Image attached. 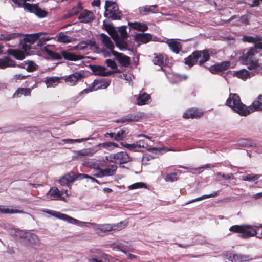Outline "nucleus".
I'll list each match as a JSON object with an SVG mask.
<instances>
[{"label":"nucleus","mask_w":262,"mask_h":262,"mask_svg":"<svg viewBox=\"0 0 262 262\" xmlns=\"http://www.w3.org/2000/svg\"><path fill=\"white\" fill-rule=\"evenodd\" d=\"M231 232L239 233V236L243 238H247L258 235L257 237L262 238V224L253 227L249 225H234L229 228Z\"/></svg>","instance_id":"nucleus-1"},{"label":"nucleus","mask_w":262,"mask_h":262,"mask_svg":"<svg viewBox=\"0 0 262 262\" xmlns=\"http://www.w3.org/2000/svg\"><path fill=\"white\" fill-rule=\"evenodd\" d=\"M210 59V52L208 49L203 50H195L189 56L184 59V63L189 68L198 64L202 66Z\"/></svg>","instance_id":"nucleus-2"},{"label":"nucleus","mask_w":262,"mask_h":262,"mask_svg":"<svg viewBox=\"0 0 262 262\" xmlns=\"http://www.w3.org/2000/svg\"><path fill=\"white\" fill-rule=\"evenodd\" d=\"M226 104L241 116H246L249 114L248 106L242 102L240 96L236 93L229 94Z\"/></svg>","instance_id":"nucleus-3"},{"label":"nucleus","mask_w":262,"mask_h":262,"mask_svg":"<svg viewBox=\"0 0 262 262\" xmlns=\"http://www.w3.org/2000/svg\"><path fill=\"white\" fill-rule=\"evenodd\" d=\"M43 52L46 53L52 60H61L63 58L68 61H76L84 58L81 55H77L74 53L70 52L68 50H61L60 53H57L48 48L47 46L44 47Z\"/></svg>","instance_id":"nucleus-4"},{"label":"nucleus","mask_w":262,"mask_h":262,"mask_svg":"<svg viewBox=\"0 0 262 262\" xmlns=\"http://www.w3.org/2000/svg\"><path fill=\"white\" fill-rule=\"evenodd\" d=\"M258 54V51L251 47L241 57L243 63L248 66L249 70H256L260 67Z\"/></svg>","instance_id":"nucleus-5"},{"label":"nucleus","mask_w":262,"mask_h":262,"mask_svg":"<svg viewBox=\"0 0 262 262\" xmlns=\"http://www.w3.org/2000/svg\"><path fill=\"white\" fill-rule=\"evenodd\" d=\"M104 16L112 20H121L122 13L116 2L110 0L105 1Z\"/></svg>","instance_id":"nucleus-6"},{"label":"nucleus","mask_w":262,"mask_h":262,"mask_svg":"<svg viewBox=\"0 0 262 262\" xmlns=\"http://www.w3.org/2000/svg\"><path fill=\"white\" fill-rule=\"evenodd\" d=\"M106 159L111 162L123 164L131 161V158L126 151H120L106 156Z\"/></svg>","instance_id":"nucleus-7"},{"label":"nucleus","mask_w":262,"mask_h":262,"mask_svg":"<svg viewBox=\"0 0 262 262\" xmlns=\"http://www.w3.org/2000/svg\"><path fill=\"white\" fill-rule=\"evenodd\" d=\"M118 145L117 143L113 142H106L96 145L92 148L86 149L85 151L82 153L83 155H92L96 153L97 151L100 149V147L107 149L109 150H112L115 147H118Z\"/></svg>","instance_id":"nucleus-8"},{"label":"nucleus","mask_w":262,"mask_h":262,"mask_svg":"<svg viewBox=\"0 0 262 262\" xmlns=\"http://www.w3.org/2000/svg\"><path fill=\"white\" fill-rule=\"evenodd\" d=\"M89 68L94 75L101 76H108L114 73H120L121 72L120 70L106 71V68L105 67L98 65L90 64L89 65Z\"/></svg>","instance_id":"nucleus-9"},{"label":"nucleus","mask_w":262,"mask_h":262,"mask_svg":"<svg viewBox=\"0 0 262 262\" xmlns=\"http://www.w3.org/2000/svg\"><path fill=\"white\" fill-rule=\"evenodd\" d=\"M142 117V113H136L134 114H129L123 116L120 119L115 121L116 123H130L132 122H138L140 120Z\"/></svg>","instance_id":"nucleus-10"},{"label":"nucleus","mask_w":262,"mask_h":262,"mask_svg":"<svg viewBox=\"0 0 262 262\" xmlns=\"http://www.w3.org/2000/svg\"><path fill=\"white\" fill-rule=\"evenodd\" d=\"M204 114L201 110L195 107L187 110L183 114V117L186 119H199Z\"/></svg>","instance_id":"nucleus-11"},{"label":"nucleus","mask_w":262,"mask_h":262,"mask_svg":"<svg viewBox=\"0 0 262 262\" xmlns=\"http://www.w3.org/2000/svg\"><path fill=\"white\" fill-rule=\"evenodd\" d=\"M230 65L231 62L230 61H225L211 66L209 68V70L212 74H217L228 69Z\"/></svg>","instance_id":"nucleus-12"},{"label":"nucleus","mask_w":262,"mask_h":262,"mask_svg":"<svg viewBox=\"0 0 262 262\" xmlns=\"http://www.w3.org/2000/svg\"><path fill=\"white\" fill-rule=\"evenodd\" d=\"M118 62L123 67H128L130 64V58L129 56L116 51H113L112 54Z\"/></svg>","instance_id":"nucleus-13"},{"label":"nucleus","mask_w":262,"mask_h":262,"mask_svg":"<svg viewBox=\"0 0 262 262\" xmlns=\"http://www.w3.org/2000/svg\"><path fill=\"white\" fill-rule=\"evenodd\" d=\"M154 64L161 67V69L164 71V67H166L168 64V59L165 54H159L155 56L153 59Z\"/></svg>","instance_id":"nucleus-14"},{"label":"nucleus","mask_w":262,"mask_h":262,"mask_svg":"<svg viewBox=\"0 0 262 262\" xmlns=\"http://www.w3.org/2000/svg\"><path fill=\"white\" fill-rule=\"evenodd\" d=\"M95 18L94 13L90 10H84L80 13L78 19L80 23H89L92 22Z\"/></svg>","instance_id":"nucleus-15"},{"label":"nucleus","mask_w":262,"mask_h":262,"mask_svg":"<svg viewBox=\"0 0 262 262\" xmlns=\"http://www.w3.org/2000/svg\"><path fill=\"white\" fill-rule=\"evenodd\" d=\"M228 259L231 262H249L253 258L249 255L234 253L230 255Z\"/></svg>","instance_id":"nucleus-16"},{"label":"nucleus","mask_w":262,"mask_h":262,"mask_svg":"<svg viewBox=\"0 0 262 262\" xmlns=\"http://www.w3.org/2000/svg\"><path fill=\"white\" fill-rule=\"evenodd\" d=\"M84 77V76L80 73L76 72L66 77L64 81L71 86L75 85L79 80Z\"/></svg>","instance_id":"nucleus-17"},{"label":"nucleus","mask_w":262,"mask_h":262,"mask_svg":"<svg viewBox=\"0 0 262 262\" xmlns=\"http://www.w3.org/2000/svg\"><path fill=\"white\" fill-rule=\"evenodd\" d=\"M247 109L249 114L255 111H262V95H259Z\"/></svg>","instance_id":"nucleus-18"},{"label":"nucleus","mask_w":262,"mask_h":262,"mask_svg":"<svg viewBox=\"0 0 262 262\" xmlns=\"http://www.w3.org/2000/svg\"><path fill=\"white\" fill-rule=\"evenodd\" d=\"M127 38L120 37L118 34L114 36L113 40L115 43V45L120 50L123 51L128 49V43L125 41Z\"/></svg>","instance_id":"nucleus-19"},{"label":"nucleus","mask_w":262,"mask_h":262,"mask_svg":"<svg viewBox=\"0 0 262 262\" xmlns=\"http://www.w3.org/2000/svg\"><path fill=\"white\" fill-rule=\"evenodd\" d=\"M21 243L26 246L31 245L36 242L37 236L30 233H25L21 237Z\"/></svg>","instance_id":"nucleus-20"},{"label":"nucleus","mask_w":262,"mask_h":262,"mask_svg":"<svg viewBox=\"0 0 262 262\" xmlns=\"http://www.w3.org/2000/svg\"><path fill=\"white\" fill-rule=\"evenodd\" d=\"M22 35V34L19 33H1L0 34V41H8L15 40L20 38Z\"/></svg>","instance_id":"nucleus-21"},{"label":"nucleus","mask_w":262,"mask_h":262,"mask_svg":"<svg viewBox=\"0 0 262 262\" xmlns=\"http://www.w3.org/2000/svg\"><path fill=\"white\" fill-rule=\"evenodd\" d=\"M17 66L16 62L8 56L0 58V69H4L8 67H15Z\"/></svg>","instance_id":"nucleus-22"},{"label":"nucleus","mask_w":262,"mask_h":262,"mask_svg":"<svg viewBox=\"0 0 262 262\" xmlns=\"http://www.w3.org/2000/svg\"><path fill=\"white\" fill-rule=\"evenodd\" d=\"M100 39L101 40L103 45L108 50L111 51L112 54L114 48V45L113 42L111 41L110 38L104 33H101L100 34Z\"/></svg>","instance_id":"nucleus-23"},{"label":"nucleus","mask_w":262,"mask_h":262,"mask_svg":"<svg viewBox=\"0 0 262 262\" xmlns=\"http://www.w3.org/2000/svg\"><path fill=\"white\" fill-rule=\"evenodd\" d=\"M33 88V87L31 88H18L13 94V98H19L22 95L30 96Z\"/></svg>","instance_id":"nucleus-24"},{"label":"nucleus","mask_w":262,"mask_h":262,"mask_svg":"<svg viewBox=\"0 0 262 262\" xmlns=\"http://www.w3.org/2000/svg\"><path fill=\"white\" fill-rule=\"evenodd\" d=\"M166 43L168 45L169 48L176 54H178L181 49V43L177 41L174 39H168Z\"/></svg>","instance_id":"nucleus-25"},{"label":"nucleus","mask_w":262,"mask_h":262,"mask_svg":"<svg viewBox=\"0 0 262 262\" xmlns=\"http://www.w3.org/2000/svg\"><path fill=\"white\" fill-rule=\"evenodd\" d=\"M135 39L137 41L145 44L152 40V35L149 33H138L135 36Z\"/></svg>","instance_id":"nucleus-26"},{"label":"nucleus","mask_w":262,"mask_h":262,"mask_svg":"<svg viewBox=\"0 0 262 262\" xmlns=\"http://www.w3.org/2000/svg\"><path fill=\"white\" fill-rule=\"evenodd\" d=\"M110 84L109 81L95 80L92 83V89L95 91L104 89L107 88Z\"/></svg>","instance_id":"nucleus-27"},{"label":"nucleus","mask_w":262,"mask_h":262,"mask_svg":"<svg viewBox=\"0 0 262 262\" xmlns=\"http://www.w3.org/2000/svg\"><path fill=\"white\" fill-rule=\"evenodd\" d=\"M7 52L9 55L13 56L17 60H23L26 56L25 53L20 50L9 49Z\"/></svg>","instance_id":"nucleus-28"},{"label":"nucleus","mask_w":262,"mask_h":262,"mask_svg":"<svg viewBox=\"0 0 262 262\" xmlns=\"http://www.w3.org/2000/svg\"><path fill=\"white\" fill-rule=\"evenodd\" d=\"M136 145H137L139 149L142 148L147 151H154L158 150V148L152 147L151 143L146 142L144 140H140L137 141Z\"/></svg>","instance_id":"nucleus-29"},{"label":"nucleus","mask_w":262,"mask_h":262,"mask_svg":"<svg viewBox=\"0 0 262 262\" xmlns=\"http://www.w3.org/2000/svg\"><path fill=\"white\" fill-rule=\"evenodd\" d=\"M63 194V193L59 191L58 188L52 187L47 194L48 198L51 200H57Z\"/></svg>","instance_id":"nucleus-30"},{"label":"nucleus","mask_w":262,"mask_h":262,"mask_svg":"<svg viewBox=\"0 0 262 262\" xmlns=\"http://www.w3.org/2000/svg\"><path fill=\"white\" fill-rule=\"evenodd\" d=\"M157 7L158 6L157 5H146L139 8L140 13L143 15H147L150 13H156L157 12L156 9Z\"/></svg>","instance_id":"nucleus-31"},{"label":"nucleus","mask_w":262,"mask_h":262,"mask_svg":"<svg viewBox=\"0 0 262 262\" xmlns=\"http://www.w3.org/2000/svg\"><path fill=\"white\" fill-rule=\"evenodd\" d=\"M128 25L132 28L139 31L144 32L148 30V27L146 24L140 22H129Z\"/></svg>","instance_id":"nucleus-32"},{"label":"nucleus","mask_w":262,"mask_h":262,"mask_svg":"<svg viewBox=\"0 0 262 262\" xmlns=\"http://www.w3.org/2000/svg\"><path fill=\"white\" fill-rule=\"evenodd\" d=\"M117 169V166L116 164L108 165L104 169L102 168L104 177L112 176L115 174Z\"/></svg>","instance_id":"nucleus-33"},{"label":"nucleus","mask_w":262,"mask_h":262,"mask_svg":"<svg viewBox=\"0 0 262 262\" xmlns=\"http://www.w3.org/2000/svg\"><path fill=\"white\" fill-rule=\"evenodd\" d=\"M150 98V96L146 93L140 94L137 98V104L138 105H143L148 104Z\"/></svg>","instance_id":"nucleus-34"},{"label":"nucleus","mask_w":262,"mask_h":262,"mask_svg":"<svg viewBox=\"0 0 262 262\" xmlns=\"http://www.w3.org/2000/svg\"><path fill=\"white\" fill-rule=\"evenodd\" d=\"M238 144L239 145L245 147H251L256 146V143L252 139L249 138L241 139L239 140L238 141Z\"/></svg>","instance_id":"nucleus-35"},{"label":"nucleus","mask_w":262,"mask_h":262,"mask_svg":"<svg viewBox=\"0 0 262 262\" xmlns=\"http://www.w3.org/2000/svg\"><path fill=\"white\" fill-rule=\"evenodd\" d=\"M103 25L104 27V29L107 31L112 39L114 37V36L118 34L117 31L115 29V27L112 24H106L105 21H104Z\"/></svg>","instance_id":"nucleus-36"},{"label":"nucleus","mask_w":262,"mask_h":262,"mask_svg":"<svg viewBox=\"0 0 262 262\" xmlns=\"http://www.w3.org/2000/svg\"><path fill=\"white\" fill-rule=\"evenodd\" d=\"M73 38L67 35L65 33L60 32L57 35V41L59 42L69 43L72 42Z\"/></svg>","instance_id":"nucleus-37"},{"label":"nucleus","mask_w":262,"mask_h":262,"mask_svg":"<svg viewBox=\"0 0 262 262\" xmlns=\"http://www.w3.org/2000/svg\"><path fill=\"white\" fill-rule=\"evenodd\" d=\"M39 37V33H34L27 35L25 38L23 39L24 42H27L28 43L31 44V45L34 44V43L36 41L38 38Z\"/></svg>","instance_id":"nucleus-38"},{"label":"nucleus","mask_w":262,"mask_h":262,"mask_svg":"<svg viewBox=\"0 0 262 262\" xmlns=\"http://www.w3.org/2000/svg\"><path fill=\"white\" fill-rule=\"evenodd\" d=\"M112 224H104L99 225L98 227L96 229V232L98 234L101 232H106L112 231Z\"/></svg>","instance_id":"nucleus-39"},{"label":"nucleus","mask_w":262,"mask_h":262,"mask_svg":"<svg viewBox=\"0 0 262 262\" xmlns=\"http://www.w3.org/2000/svg\"><path fill=\"white\" fill-rule=\"evenodd\" d=\"M127 223L125 221H121L117 224H112V231L117 232L120 231L127 226Z\"/></svg>","instance_id":"nucleus-40"},{"label":"nucleus","mask_w":262,"mask_h":262,"mask_svg":"<svg viewBox=\"0 0 262 262\" xmlns=\"http://www.w3.org/2000/svg\"><path fill=\"white\" fill-rule=\"evenodd\" d=\"M19 43L21 44V49L23 50L24 53H26V55L29 54V52L31 49H36L35 46H34V48H33L31 44L28 43L27 42H24L23 40H21L20 38L19 39Z\"/></svg>","instance_id":"nucleus-41"},{"label":"nucleus","mask_w":262,"mask_h":262,"mask_svg":"<svg viewBox=\"0 0 262 262\" xmlns=\"http://www.w3.org/2000/svg\"><path fill=\"white\" fill-rule=\"evenodd\" d=\"M243 40L245 42L249 43H255L258 41L262 40V37L258 36H244Z\"/></svg>","instance_id":"nucleus-42"},{"label":"nucleus","mask_w":262,"mask_h":262,"mask_svg":"<svg viewBox=\"0 0 262 262\" xmlns=\"http://www.w3.org/2000/svg\"><path fill=\"white\" fill-rule=\"evenodd\" d=\"M37 6V5L36 4H30L27 2H23L22 3V7L24 9L31 13H34L35 9Z\"/></svg>","instance_id":"nucleus-43"},{"label":"nucleus","mask_w":262,"mask_h":262,"mask_svg":"<svg viewBox=\"0 0 262 262\" xmlns=\"http://www.w3.org/2000/svg\"><path fill=\"white\" fill-rule=\"evenodd\" d=\"M236 76L243 80H246L250 77V72L247 70L243 69L237 72Z\"/></svg>","instance_id":"nucleus-44"},{"label":"nucleus","mask_w":262,"mask_h":262,"mask_svg":"<svg viewBox=\"0 0 262 262\" xmlns=\"http://www.w3.org/2000/svg\"><path fill=\"white\" fill-rule=\"evenodd\" d=\"M59 82V78L57 77H52L47 79L46 81L48 86H52L53 84L56 85Z\"/></svg>","instance_id":"nucleus-45"},{"label":"nucleus","mask_w":262,"mask_h":262,"mask_svg":"<svg viewBox=\"0 0 262 262\" xmlns=\"http://www.w3.org/2000/svg\"><path fill=\"white\" fill-rule=\"evenodd\" d=\"M146 188H147V186L146 184L143 182H137L128 186V188L129 190Z\"/></svg>","instance_id":"nucleus-46"},{"label":"nucleus","mask_w":262,"mask_h":262,"mask_svg":"<svg viewBox=\"0 0 262 262\" xmlns=\"http://www.w3.org/2000/svg\"><path fill=\"white\" fill-rule=\"evenodd\" d=\"M28 67L26 70L29 72H32L36 71L38 68V66L33 61L28 60L27 61Z\"/></svg>","instance_id":"nucleus-47"},{"label":"nucleus","mask_w":262,"mask_h":262,"mask_svg":"<svg viewBox=\"0 0 262 262\" xmlns=\"http://www.w3.org/2000/svg\"><path fill=\"white\" fill-rule=\"evenodd\" d=\"M177 175L176 172L167 174L164 178V180L166 182H173L178 180Z\"/></svg>","instance_id":"nucleus-48"},{"label":"nucleus","mask_w":262,"mask_h":262,"mask_svg":"<svg viewBox=\"0 0 262 262\" xmlns=\"http://www.w3.org/2000/svg\"><path fill=\"white\" fill-rule=\"evenodd\" d=\"M34 13L39 17L42 18L46 17L47 15L48 12L46 11L39 8L37 6L35 9Z\"/></svg>","instance_id":"nucleus-49"},{"label":"nucleus","mask_w":262,"mask_h":262,"mask_svg":"<svg viewBox=\"0 0 262 262\" xmlns=\"http://www.w3.org/2000/svg\"><path fill=\"white\" fill-rule=\"evenodd\" d=\"M40 36L41 34L39 33V37L37 39V40L36 41L37 42L36 45L38 47H41L45 43L46 41H49L50 39V38L49 37H41Z\"/></svg>","instance_id":"nucleus-50"},{"label":"nucleus","mask_w":262,"mask_h":262,"mask_svg":"<svg viewBox=\"0 0 262 262\" xmlns=\"http://www.w3.org/2000/svg\"><path fill=\"white\" fill-rule=\"evenodd\" d=\"M127 133L124 130L120 129L117 133H116V140L120 141L123 140L126 137Z\"/></svg>","instance_id":"nucleus-51"},{"label":"nucleus","mask_w":262,"mask_h":262,"mask_svg":"<svg viewBox=\"0 0 262 262\" xmlns=\"http://www.w3.org/2000/svg\"><path fill=\"white\" fill-rule=\"evenodd\" d=\"M118 31L120 34V37L128 38V34L126 31V26L125 25L120 26L118 28Z\"/></svg>","instance_id":"nucleus-52"},{"label":"nucleus","mask_w":262,"mask_h":262,"mask_svg":"<svg viewBox=\"0 0 262 262\" xmlns=\"http://www.w3.org/2000/svg\"><path fill=\"white\" fill-rule=\"evenodd\" d=\"M82 9V7L80 3H78V4L74 7L71 11H70V15L73 16L77 15L78 14Z\"/></svg>","instance_id":"nucleus-53"},{"label":"nucleus","mask_w":262,"mask_h":262,"mask_svg":"<svg viewBox=\"0 0 262 262\" xmlns=\"http://www.w3.org/2000/svg\"><path fill=\"white\" fill-rule=\"evenodd\" d=\"M260 177L258 174H248L243 177V180L247 181H254L257 180Z\"/></svg>","instance_id":"nucleus-54"},{"label":"nucleus","mask_w":262,"mask_h":262,"mask_svg":"<svg viewBox=\"0 0 262 262\" xmlns=\"http://www.w3.org/2000/svg\"><path fill=\"white\" fill-rule=\"evenodd\" d=\"M105 63L107 65V67H110L112 69H113V70H119L117 68V66L115 61L111 59H106L105 61Z\"/></svg>","instance_id":"nucleus-55"},{"label":"nucleus","mask_w":262,"mask_h":262,"mask_svg":"<svg viewBox=\"0 0 262 262\" xmlns=\"http://www.w3.org/2000/svg\"><path fill=\"white\" fill-rule=\"evenodd\" d=\"M57 217L64 220H68L69 222L71 223H74L77 221V220L72 218L68 216V215L64 214L59 213V215L57 216Z\"/></svg>","instance_id":"nucleus-56"},{"label":"nucleus","mask_w":262,"mask_h":262,"mask_svg":"<svg viewBox=\"0 0 262 262\" xmlns=\"http://www.w3.org/2000/svg\"><path fill=\"white\" fill-rule=\"evenodd\" d=\"M17 210H14L13 209H9L7 208H5L4 206H0V212L2 213H10L13 214L17 212Z\"/></svg>","instance_id":"nucleus-57"},{"label":"nucleus","mask_w":262,"mask_h":262,"mask_svg":"<svg viewBox=\"0 0 262 262\" xmlns=\"http://www.w3.org/2000/svg\"><path fill=\"white\" fill-rule=\"evenodd\" d=\"M69 183H72L75 181V173L73 171H71L64 174Z\"/></svg>","instance_id":"nucleus-58"},{"label":"nucleus","mask_w":262,"mask_h":262,"mask_svg":"<svg viewBox=\"0 0 262 262\" xmlns=\"http://www.w3.org/2000/svg\"><path fill=\"white\" fill-rule=\"evenodd\" d=\"M153 159H154V156L150 154H146L143 156L142 161L143 163L147 164L148 161L152 160Z\"/></svg>","instance_id":"nucleus-59"},{"label":"nucleus","mask_w":262,"mask_h":262,"mask_svg":"<svg viewBox=\"0 0 262 262\" xmlns=\"http://www.w3.org/2000/svg\"><path fill=\"white\" fill-rule=\"evenodd\" d=\"M84 140H85V139L83 138L77 139H63V141L66 143L73 144L76 142L80 143Z\"/></svg>","instance_id":"nucleus-60"},{"label":"nucleus","mask_w":262,"mask_h":262,"mask_svg":"<svg viewBox=\"0 0 262 262\" xmlns=\"http://www.w3.org/2000/svg\"><path fill=\"white\" fill-rule=\"evenodd\" d=\"M250 18V17L249 16V14H247L242 15L241 17L239 20L244 24L248 25V24H249V21Z\"/></svg>","instance_id":"nucleus-61"},{"label":"nucleus","mask_w":262,"mask_h":262,"mask_svg":"<svg viewBox=\"0 0 262 262\" xmlns=\"http://www.w3.org/2000/svg\"><path fill=\"white\" fill-rule=\"evenodd\" d=\"M218 194H219L218 192H213V193H212L210 194L203 195L202 196L198 197V199H199V201H200V200H202L205 199H207V198L217 196Z\"/></svg>","instance_id":"nucleus-62"},{"label":"nucleus","mask_w":262,"mask_h":262,"mask_svg":"<svg viewBox=\"0 0 262 262\" xmlns=\"http://www.w3.org/2000/svg\"><path fill=\"white\" fill-rule=\"evenodd\" d=\"M218 194H219L218 192H213V193H212L210 194L203 195L202 196L198 197V199H199V201H200V200H202L205 199H207V198L217 196Z\"/></svg>","instance_id":"nucleus-63"},{"label":"nucleus","mask_w":262,"mask_h":262,"mask_svg":"<svg viewBox=\"0 0 262 262\" xmlns=\"http://www.w3.org/2000/svg\"><path fill=\"white\" fill-rule=\"evenodd\" d=\"M60 184L62 186H69V183L67 181V178L64 176H62L59 180Z\"/></svg>","instance_id":"nucleus-64"}]
</instances>
